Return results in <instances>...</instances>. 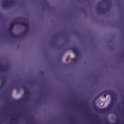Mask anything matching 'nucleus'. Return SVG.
I'll use <instances>...</instances> for the list:
<instances>
[{"label":"nucleus","instance_id":"obj_1","mask_svg":"<svg viewBox=\"0 0 124 124\" xmlns=\"http://www.w3.org/2000/svg\"><path fill=\"white\" fill-rule=\"evenodd\" d=\"M24 91V97L25 100H15L13 99H12L10 101H28V99L29 97V94H30V91L24 86L23 85L22 86Z\"/></svg>","mask_w":124,"mask_h":124},{"label":"nucleus","instance_id":"obj_2","mask_svg":"<svg viewBox=\"0 0 124 124\" xmlns=\"http://www.w3.org/2000/svg\"><path fill=\"white\" fill-rule=\"evenodd\" d=\"M15 1L13 0H4L3 2L2 7L6 8L10 5H11L14 4Z\"/></svg>","mask_w":124,"mask_h":124},{"label":"nucleus","instance_id":"obj_3","mask_svg":"<svg viewBox=\"0 0 124 124\" xmlns=\"http://www.w3.org/2000/svg\"><path fill=\"white\" fill-rule=\"evenodd\" d=\"M103 93H106L107 94H110L111 98V101H115L114 100L116 98V96L113 91L111 90L105 91L103 92Z\"/></svg>","mask_w":124,"mask_h":124},{"label":"nucleus","instance_id":"obj_4","mask_svg":"<svg viewBox=\"0 0 124 124\" xmlns=\"http://www.w3.org/2000/svg\"><path fill=\"white\" fill-rule=\"evenodd\" d=\"M19 24L21 25H22L24 26L25 28V30L24 31L23 33L22 34H24L23 36L27 32V31L29 28V24L28 22L25 23L23 22H19Z\"/></svg>","mask_w":124,"mask_h":124},{"label":"nucleus","instance_id":"obj_5","mask_svg":"<svg viewBox=\"0 0 124 124\" xmlns=\"http://www.w3.org/2000/svg\"><path fill=\"white\" fill-rule=\"evenodd\" d=\"M17 20L16 19H15L14 22L10 24L8 30V31L10 32H11V31H12V30L13 29V27L15 24H19V22H18Z\"/></svg>","mask_w":124,"mask_h":124},{"label":"nucleus","instance_id":"obj_6","mask_svg":"<svg viewBox=\"0 0 124 124\" xmlns=\"http://www.w3.org/2000/svg\"><path fill=\"white\" fill-rule=\"evenodd\" d=\"M95 109L99 111L100 113H105L109 111L107 107L102 109H98L95 107Z\"/></svg>","mask_w":124,"mask_h":124},{"label":"nucleus","instance_id":"obj_7","mask_svg":"<svg viewBox=\"0 0 124 124\" xmlns=\"http://www.w3.org/2000/svg\"><path fill=\"white\" fill-rule=\"evenodd\" d=\"M9 33L12 38H18L20 37L24 36V34H22L18 35H15L13 34L12 31H11V32H9Z\"/></svg>","mask_w":124,"mask_h":124},{"label":"nucleus","instance_id":"obj_8","mask_svg":"<svg viewBox=\"0 0 124 124\" xmlns=\"http://www.w3.org/2000/svg\"><path fill=\"white\" fill-rule=\"evenodd\" d=\"M101 6L99 4H98L97 6V10L98 11V13H103L105 12H107L108 10L107 8H105L104 9L100 10Z\"/></svg>","mask_w":124,"mask_h":124},{"label":"nucleus","instance_id":"obj_9","mask_svg":"<svg viewBox=\"0 0 124 124\" xmlns=\"http://www.w3.org/2000/svg\"><path fill=\"white\" fill-rule=\"evenodd\" d=\"M71 49L73 51L74 53L75 54L76 56V57H78L79 55V53L76 48L74 46Z\"/></svg>","mask_w":124,"mask_h":124},{"label":"nucleus","instance_id":"obj_10","mask_svg":"<svg viewBox=\"0 0 124 124\" xmlns=\"http://www.w3.org/2000/svg\"><path fill=\"white\" fill-rule=\"evenodd\" d=\"M1 82L0 85V89L6 83V80L5 78H1Z\"/></svg>","mask_w":124,"mask_h":124},{"label":"nucleus","instance_id":"obj_11","mask_svg":"<svg viewBox=\"0 0 124 124\" xmlns=\"http://www.w3.org/2000/svg\"><path fill=\"white\" fill-rule=\"evenodd\" d=\"M8 68L7 67H3L2 66V65L0 64V71H5L7 70Z\"/></svg>","mask_w":124,"mask_h":124},{"label":"nucleus","instance_id":"obj_12","mask_svg":"<svg viewBox=\"0 0 124 124\" xmlns=\"http://www.w3.org/2000/svg\"><path fill=\"white\" fill-rule=\"evenodd\" d=\"M102 2H104L106 3L108 5V6H111V2L109 0H102Z\"/></svg>","mask_w":124,"mask_h":124},{"label":"nucleus","instance_id":"obj_13","mask_svg":"<svg viewBox=\"0 0 124 124\" xmlns=\"http://www.w3.org/2000/svg\"><path fill=\"white\" fill-rule=\"evenodd\" d=\"M116 101H111V102L110 104L109 105L110 106H112V107L113 108V107L114 105V102H116Z\"/></svg>","mask_w":124,"mask_h":124},{"label":"nucleus","instance_id":"obj_14","mask_svg":"<svg viewBox=\"0 0 124 124\" xmlns=\"http://www.w3.org/2000/svg\"><path fill=\"white\" fill-rule=\"evenodd\" d=\"M107 107L108 108V110H110L111 108H112V106H110L109 105Z\"/></svg>","mask_w":124,"mask_h":124},{"label":"nucleus","instance_id":"obj_15","mask_svg":"<svg viewBox=\"0 0 124 124\" xmlns=\"http://www.w3.org/2000/svg\"><path fill=\"white\" fill-rule=\"evenodd\" d=\"M17 119L16 118H12L11 119V121H12L13 120H15V121H16L17 120Z\"/></svg>","mask_w":124,"mask_h":124},{"label":"nucleus","instance_id":"obj_16","mask_svg":"<svg viewBox=\"0 0 124 124\" xmlns=\"http://www.w3.org/2000/svg\"><path fill=\"white\" fill-rule=\"evenodd\" d=\"M77 61V59H75V62H76Z\"/></svg>","mask_w":124,"mask_h":124},{"label":"nucleus","instance_id":"obj_17","mask_svg":"<svg viewBox=\"0 0 124 124\" xmlns=\"http://www.w3.org/2000/svg\"><path fill=\"white\" fill-rule=\"evenodd\" d=\"M104 97H105H105H106V95H105V94L104 95Z\"/></svg>","mask_w":124,"mask_h":124},{"label":"nucleus","instance_id":"obj_18","mask_svg":"<svg viewBox=\"0 0 124 124\" xmlns=\"http://www.w3.org/2000/svg\"><path fill=\"white\" fill-rule=\"evenodd\" d=\"M16 102H22L23 101H16Z\"/></svg>","mask_w":124,"mask_h":124},{"label":"nucleus","instance_id":"obj_19","mask_svg":"<svg viewBox=\"0 0 124 124\" xmlns=\"http://www.w3.org/2000/svg\"><path fill=\"white\" fill-rule=\"evenodd\" d=\"M70 101H72V100H70ZM76 101H80V100H76Z\"/></svg>","mask_w":124,"mask_h":124},{"label":"nucleus","instance_id":"obj_20","mask_svg":"<svg viewBox=\"0 0 124 124\" xmlns=\"http://www.w3.org/2000/svg\"><path fill=\"white\" fill-rule=\"evenodd\" d=\"M35 102L36 101H35ZM38 102H40V101H38ZM41 102L42 101H41Z\"/></svg>","mask_w":124,"mask_h":124},{"label":"nucleus","instance_id":"obj_21","mask_svg":"<svg viewBox=\"0 0 124 124\" xmlns=\"http://www.w3.org/2000/svg\"><path fill=\"white\" fill-rule=\"evenodd\" d=\"M122 101H124V100H122Z\"/></svg>","mask_w":124,"mask_h":124},{"label":"nucleus","instance_id":"obj_22","mask_svg":"<svg viewBox=\"0 0 124 124\" xmlns=\"http://www.w3.org/2000/svg\"><path fill=\"white\" fill-rule=\"evenodd\" d=\"M66 51V50H65V51Z\"/></svg>","mask_w":124,"mask_h":124},{"label":"nucleus","instance_id":"obj_23","mask_svg":"<svg viewBox=\"0 0 124 124\" xmlns=\"http://www.w3.org/2000/svg\"><path fill=\"white\" fill-rule=\"evenodd\" d=\"M93 101L94 102H95V101Z\"/></svg>","mask_w":124,"mask_h":124},{"label":"nucleus","instance_id":"obj_24","mask_svg":"<svg viewBox=\"0 0 124 124\" xmlns=\"http://www.w3.org/2000/svg\"><path fill=\"white\" fill-rule=\"evenodd\" d=\"M122 102H124V101H122Z\"/></svg>","mask_w":124,"mask_h":124},{"label":"nucleus","instance_id":"obj_25","mask_svg":"<svg viewBox=\"0 0 124 124\" xmlns=\"http://www.w3.org/2000/svg\"><path fill=\"white\" fill-rule=\"evenodd\" d=\"M35 101H36V100H35Z\"/></svg>","mask_w":124,"mask_h":124},{"label":"nucleus","instance_id":"obj_26","mask_svg":"<svg viewBox=\"0 0 124 124\" xmlns=\"http://www.w3.org/2000/svg\"><path fill=\"white\" fill-rule=\"evenodd\" d=\"M123 109H124L123 108Z\"/></svg>","mask_w":124,"mask_h":124},{"label":"nucleus","instance_id":"obj_27","mask_svg":"<svg viewBox=\"0 0 124 124\" xmlns=\"http://www.w3.org/2000/svg\"><path fill=\"white\" fill-rule=\"evenodd\" d=\"M5 101H6V100H5Z\"/></svg>","mask_w":124,"mask_h":124},{"label":"nucleus","instance_id":"obj_28","mask_svg":"<svg viewBox=\"0 0 124 124\" xmlns=\"http://www.w3.org/2000/svg\"><path fill=\"white\" fill-rule=\"evenodd\" d=\"M83 101V102L84 101Z\"/></svg>","mask_w":124,"mask_h":124}]
</instances>
